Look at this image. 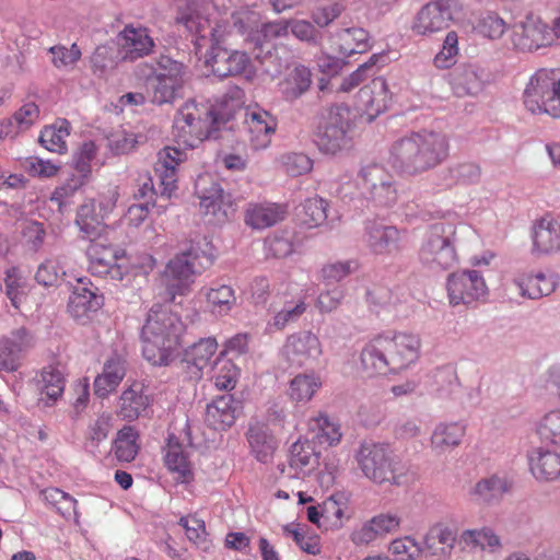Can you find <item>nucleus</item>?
<instances>
[{
  "label": "nucleus",
  "instance_id": "49",
  "mask_svg": "<svg viewBox=\"0 0 560 560\" xmlns=\"http://www.w3.org/2000/svg\"><path fill=\"white\" fill-rule=\"evenodd\" d=\"M5 292L12 305L19 308L30 292V283L18 268H10L5 273Z\"/></svg>",
  "mask_w": 560,
  "mask_h": 560
},
{
  "label": "nucleus",
  "instance_id": "34",
  "mask_svg": "<svg viewBox=\"0 0 560 560\" xmlns=\"http://www.w3.org/2000/svg\"><path fill=\"white\" fill-rule=\"evenodd\" d=\"M323 381L319 374L311 371L293 376L288 385L287 396L296 405L310 402L322 388Z\"/></svg>",
  "mask_w": 560,
  "mask_h": 560
},
{
  "label": "nucleus",
  "instance_id": "63",
  "mask_svg": "<svg viewBox=\"0 0 560 560\" xmlns=\"http://www.w3.org/2000/svg\"><path fill=\"white\" fill-rule=\"evenodd\" d=\"M66 276L67 271L59 259H47L38 266L35 280L44 287H52L58 283L61 277Z\"/></svg>",
  "mask_w": 560,
  "mask_h": 560
},
{
  "label": "nucleus",
  "instance_id": "44",
  "mask_svg": "<svg viewBox=\"0 0 560 560\" xmlns=\"http://www.w3.org/2000/svg\"><path fill=\"white\" fill-rule=\"evenodd\" d=\"M149 407V398L142 393L139 385L125 389L119 398L118 413L125 420H136L145 413Z\"/></svg>",
  "mask_w": 560,
  "mask_h": 560
},
{
  "label": "nucleus",
  "instance_id": "48",
  "mask_svg": "<svg viewBox=\"0 0 560 560\" xmlns=\"http://www.w3.org/2000/svg\"><path fill=\"white\" fill-rule=\"evenodd\" d=\"M139 434L132 427H124L114 441V454L119 462H132L140 450Z\"/></svg>",
  "mask_w": 560,
  "mask_h": 560
},
{
  "label": "nucleus",
  "instance_id": "3",
  "mask_svg": "<svg viewBox=\"0 0 560 560\" xmlns=\"http://www.w3.org/2000/svg\"><path fill=\"white\" fill-rule=\"evenodd\" d=\"M185 325L167 307H152L141 330L142 353L152 365H167L177 355Z\"/></svg>",
  "mask_w": 560,
  "mask_h": 560
},
{
  "label": "nucleus",
  "instance_id": "54",
  "mask_svg": "<svg viewBox=\"0 0 560 560\" xmlns=\"http://www.w3.org/2000/svg\"><path fill=\"white\" fill-rule=\"evenodd\" d=\"M278 162L282 171L289 176L296 177L310 173L313 170V160L303 152H285Z\"/></svg>",
  "mask_w": 560,
  "mask_h": 560
},
{
  "label": "nucleus",
  "instance_id": "11",
  "mask_svg": "<svg viewBox=\"0 0 560 560\" xmlns=\"http://www.w3.org/2000/svg\"><path fill=\"white\" fill-rule=\"evenodd\" d=\"M454 235L455 229L452 225L440 223L431 226L419 252L420 261L435 270L454 267L458 261Z\"/></svg>",
  "mask_w": 560,
  "mask_h": 560
},
{
  "label": "nucleus",
  "instance_id": "27",
  "mask_svg": "<svg viewBox=\"0 0 560 560\" xmlns=\"http://www.w3.org/2000/svg\"><path fill=\"white\" fill-rule=\"evenodd\" d=\"M77 281L78 285L70 295L68 307L74 317L80 318L89 312L98 311L104 305V296L89 279L79 277Z\"/></svg>",
  "mask_w": 560,
  "mask_h": 560
},
{
  "label": "nucleus",
  "instance_id": "51",
  "mask_svg": "<svg viewBox=\"0 0 560 560\" xmlns=\"http://www.w3.org/2000/svg\"><path fill=\"white\" fill-rule=\"evenodd\" d=\"M306 308L305 295L299 296L295 302H285L284 306L268 323V328L270 330H282L289 324L296 322Z\"/></svg>",
  "mask_w": 560,
  "mask_h": 560
},
{
  "label": "nucleus",
  "instance_id": "60",
  "mask_svg": "<svg viewBox=\"0 0 560 560\" xmlns=\"http://www.w3.org/2000/svg\"><path fill=\"white\" fill-rule=\"evenodd\" d=\"M267 255L277 258H284L295 252L296 245L294 236L291 233L275 234L265 242Z\"/></svg>",
  "mask_w": 560,
  "mask_h": 560
},
{
  "label": "nucleus",
  "instance_id": "37",
  "mask_svg": "<svg viewBox=\"0 0 560 560\" xmlns=\"http://www.w3.org/2000/svg\"><path fill=\"white\" fill-rule=\"evenodd\" d=\"M311 84V69L304 65H295L279 82V91L284 100L294 101L308 91Z\"/></svg>",
  "mask_w": 560,
  "mask_h": 560
},
{
  "label": "nucleus",
  "instance_id": "40",
  "mask_svg": "<svg viewBox=\"0 0 560 560\" xmlns=\"http://www.w3.org/2000/svg\"><path fill=\"white\" fill-rule=\"evenodd\" d=\"M308 431L314 434V439L323 445L336 446L342 439L341 428L338 421L331 419L325 412H318L310 418L307 422Z\"/></svg>",
  "mask_w": 560,
  "mask_h": 560
},
{
  "label": "nucleus",
  "instance_id": "39",
  "mask_svg": "<svg viewBox=\"0 0 560 560\" xmlns=\"http://www.w3.org/2000/svg\"><path fill=\"white\" fill-rule=\"evenodd\" d=\"M512 486V481L506 477L492 475L480 479L470 494L475 501L489 504L501 500L504 494L511 491Z\"/></svg>",
  "mask_w": 560,
  "mask_h": 560
},
{
  "label": "nucleus",
  "instance_id": "45",
  "mask_svg": "<svg viewBox=\"0 0 560 560\" xmlns=\"http://www.w3.org/2000/svg\"><path fill=\"white\" fill-rule=\"evenodd\" d=\"M450 84L455 95H476L482 90V80L477 71L468 66L456 68L450 74Z\"/></svg>",
  "mask_w": 560,
  "mask_h": 560
},
{
  "label": "nucleus",
  "instance_id": "62",
  "mask_svg": "<svg viewBox=\"0 0 560 560\" xmlns=\"http://www.w3.org/2000/svg\"><path fill=\"white\" fill-rule=\"evenodd\" d=\"M328 203L319 196H313L305 200L303 209L305 212L304 223L310 228L319 226L327 220Z\"/></svg>",
  "mask_w": 560,
  "mask_h": 560
},
{
  "label": "nucleus",
  "instance_id": "43",
  "mask_svg": "<svg viewBox=\"0 0 560 560\" xmlns=\"http://www.w3.org/2000/svg\"><path fill=\"white\" fill-rule=\"evenodd\" d=\"M338 51L345 57L363 54L370 48V36L362 27L343 28L335 34Z\"/></svg>",
  "mask_w": 560,
  "mask_h": 560
},
{
  "label": "nucleus",
  "instance_id": "13",
  "mask_svg": "<svg viewBox=\"0 0 560 560\" xmlns=\"http://www.w3.org/2000/svg\"><path fill=\"white\" fill-rule=\"evenodd\" d=\"M459 0H433L415 15L411 30L420 36H432L446 30L462 12Z\"/></svg>",
  "mask_w": 560,
  "mask_h": 560
},
{
  "label": "nucleus",
  "instance_id": "23",
  "mask_svg": "<svg viewBox=\"0 0 560 560\" xmlns=\"http://www.w3.org/2000/svg\"><path fill=\"white\" fill-rule=\"evenodd\" d=\"M117 45L124 59L136 60L152 52L154 40L147 27L129 24L117 35Z\"/></svg>",
  "mask_w": 560,
  "mask_h": 560
},
{
  "label": "nucleus",
  "instance_id": "33",
  "mask_svg": "<svg viewBox=\"0 0 560 560\" xmlns=\"http://www.w3.org/2000/svg\"><path fill=\"white\" fill-rule=\"evenodd\" d=\"M456 534L448 526L438 523L432 525L423 537V548L438 560L447 559L454 548Z\"/></svg>",
  "mask_w": 560,
  "mask_h": 560
},
{
  "label": "nucleus",
  "instance_id": "50",
  "mask_svg": "<svg viewBox=\"0 0 560 560\" xmlns=\"http://www.w3.org/2000/svg\"><path fill=\"white\" fill-rule=\"evenodd\" d=\"M362 369L370 377L382 373L385 366L384 341L377 338L369 343L361 353Z\"/></svg>",
  "mask_w": 560,
  "mask_h": 560
},
{
  "label": "nucleus",
  "instance_id": "14",
  "mask_svg": "<svg viewBox=\"0 0 560 560\" xmlns=\"http://www.w3.org/2000/svg\"><path fill=\"white\" fill-rule=\"evenodd\" d=\"M349 505L350 497L348 493L335 492L323 503L308 506L306 509L307 520L325 530L339 529L350 518Z\"/></svg>",
  "mask_w": 560,
  "mask_h": 560
},
{
  "label": "nucleus",
  "instance_id": "26",
  "mask_svg": "<svg viewBox=\"0 0 560 560\" xmlns=\"http://www.w3.org/2000/svg\"><path fill=\"white\" fill-rule=\"evenodd\" d=\"M219 343L214 337L200 338L183 352V362L189 369L191 377L200 378L206 369H211V362L218 353Z\"/></svg>",
  "mask_w": 560,
  "mask_h": 560
},
{
  "label": "nucleus",
  "instance_id": "32",
  "mask_svg": "<svg viewBox=\"0 0 560 560\" xmlns=\"http://www.w3.org/2000/svg\"><path fill=\"white\" fill-rule=\"evenodd\" d=\"M246 438L250 454L258 462L268 464L272 460L278 448V442L266 425L260 423L250 424Z\"/></svg>",
  "mask_w": 560,
  "mask_h": 560
},
{
  "label": "nucleus",
  "instance_id": "17",
  "mask_svg": "<svg viewBox=\"0 0 560 560\" xmlns=\"http://www.w3.org/2000/svg\"><path fill=\"white\" fill-rule=\"evenodd\" d=\"M323 343L311 330H301L289 335L282 347V355L298 368L316 363L323 355Z\"/></svg>",
  "mask_w": 560,
  "mask_h": 560
},
{
  "label": "nucleus",
  "instance_id": "55",
  "mask_svg": "<svg viewBox=\"0 0 560 560\" xmlns=\"http://www.w3.org/2000/svg\"><path fill=\"white\" fill-rule=\"evenodd\" d=\"M387 549L393 560H419L423 552L421 545L411 536L392 540Z\"/></svg>",
  "mask_w": 560,
  "mask_h": 560
},
{
  "label": "nucleus",
  "instance_id": "61",
  "mask_svg": "<svg viewBox=\"0 0 560 560\" xmlns=\"http://www.w3.org/2000/svg\"><path fill=\"white\" fill-rule=\"evenodd\" d=\"M112 416L103 413L95 419L89 427L86 432V447L94 453L98 444L107 439L112 427Z\"/></svg>",
  "mask_w": 560,
  "mask_h": 560
},
{
  "label": "nucleus",
  "instance_id": "35",
  "mask_svg": "<svg viewBox=\"0 0 560 560\" xmlns=\"http://www.w3.org/2000/svg\"><path fill=\"white\" fill-rule=\"evenodd\" d=\"M126 374L124 360L114 355L106 360L102 372L94 380V393L97 397L105 398L116 390Z\"/></svg>",
  "mask_w": 560,
  "mask_h": 560
},
{
  "label": "nucleus",
  "instance_id": "25",
  "mask_svg": "<svg viewBox=\"0 0 560 560\" xmlns=\"http://www.w3.org/2000/svg\"><path fill=\"white\" fill-rule=\"evenodd\" d=\"M242 410L241 402L233 395H222L207 405L206 423L217 431L231 428Z\"/></svg>",
  "mask_w": 560,
  "mask_h": 560
},
{
  "label": "nucleus",
  "instance_id": "19",
  "mask_svg": "<svg viewBox=\"0 0 560 560\" xmlns=\"http://www.w3.org/2000/svg\"><path fill=\"white\" fill-rule=\"evenodd\" d=\"M532 253L550 255L560 252V215L545 213L533 222Z\"/></svg>",
  "mask_w": 560,
  "mask_h": 560
},
{
  "label": "nucleus",
  "instance_id": "59",
  "mask_svg": "<svg viewBox=\"0 0 560 560\" xmlns=\"http://www.w3.org/2000/svg\"><path fill=\"white\" fill-rule=\"evenodd\" d=\"M179 525L185 529L186 537L197 547L207 549L208 533L206 530V524L202 520L196 515H186L179 518Z\"/></svg>",
  "mask_w": 560,
  "mask_h": 560
},
{
  "label": "nucleus",
  "instance_id": "36",
  "mask_svg": "<svg viewBox=\"0 0 560 560\" xmlns=\"http://www.w3.org/2000/svg\"><path fill=\"white\" fill-rule=\"evenodd\" d=\"M514 285L518 289L520 295L528 299H540L551 294L557 287V279L553 275L544 272L524 273L514 279Z\"/></svg>",
  "mask_w": 560,
  "mask_h": 560
},
{
  "label": "nucleus",
  "instance_id": "38",
  "mask_svg": "<svg viewBox=\"0 0 560 560\" xmlns=\"http://www.w3.org/2000/svg\"><path fill=\"white\" fill-rule=\"evenodd\" d=\"M103 217L96 210L94 199H88L78 208L75 225L89 238L107 234L108 226L103 224Z\"/></svg>",
  "mask_w": 560,
  "mask_h": 560
},
{
  "label": "nucleus",
  "instance_id": "64",
  "mask_svg": "<svg viewBox=\"0 0 560 560\" xmlns=\"http://www.w3.org/2000/svg\"><path fill=\"white\" fill-rule=\"evenodd\" d=\"M475 30L483 37L497 39L504 34L506 24L498 14L490 12L478 20Z\"/></svg>",
  "mask_w": 560,
  "mask_h": 560
},
{
  "label": "nucleus",
  "instance_id": "31",
  "mask_svg": "<svg viewBox=\"0 0 560 560\" xmlns=\"http://www.w3.org/2000/svg\"><path fill=\"white\" fill-rule=\"evenodd\" d=\"M37 389L46 406H52L63 394L66 377L60 364L44 366L35 377Z\"/></svg>",
  "mask_w": 560,
  "mask_h": 560
},
{
  "label": "nucleus",
  "instance_id": "56",
  "mask_svg": "<svg viewBox=\"0 0 560 560\" xmlns=\"http://www.w3.org/2000/svg\"><path fill=\"white\" fill-rule=\"evenodd\" d=\"M385 532V515L378 514L364 522L351 534L355 545H368L377 539Z\"/></svg>",
  "mask_w": 560,
  "mask_h": 560
},
{
  "label": "nucleus",
  "instance_id": "6",
  "mask_svg": "<svg viewBox=\"0 0 560 560\" xmlns=\"http://www.w3.org/2000/svg\"><path fill=\"white\" fill-rule=\"evenodd\" d=\"M355 117L349 106L334 105L317 128L315 143L320 153L338 156L354 148Z\"/></svg>",
  "mask_w": 560,
  "mask_h": 560
},
{
  "label": "nucleus",
  "instance_id": "18",
  "mask_svg": "<svg viewBox=\"0 0 560 560\" xmlns=\"http://www.w3.org/2000/svg\"><path fill=\"white\" fill-rule=\"evenodd\" d=\"M244 124L253 151H264L271 145L278 128L277 118L272 114L259 105H250L245 109Z\"/></svg>",
  "mask_w": 560,
  "mask_h": 560
},
{
  "label": "nucleus",
  "instance_id": "12",
  "mask_svg": "<svg viewBox=\"0 0 560 560\" xmlns=\"http://www.w3.org/2000/svg\"><path fill=\"white\" fill-rule=\"evenodd\" d=\"M510 37L513 47L520 51L548 47L560 37V18H556L549 25L539 16L529 14L513 25Z\"/></svg>",
  "mask_w": 560,
  "mask_h": 560
},
{
  "label": "nucleus",
  "instance_id": "42",
  "mask_svg": "<svg viewBox=\"0 0 560 560\" xmlns=\"http://www.w3.org/2000/svg\"><path fill=\"white\" fill-rule=\"evenodd\" d=\"M284 218V210L276 203H253L249 205L245 222L253 229L262 230L272 226Z\"/></svg>",
  "mask_w": 560,
  "mask_h": 560
},
{
  "label": "nucleus",
  "instance_id": "7",
  "mask_svg": "<svg viewBox=\"0 0 560 560\" xmlns=\"http://www.w3.org/2000/svg\"><path fill=\"white\" fill-rule=\"evenodd\" d=\"M385 66V56L374 54L369 61L342 79L338 91L351 92L364 79L371 78L372 82L359 92V101L363 106L369 120L375 119L385 108V79L381 72Z\"/></svg>",
  "mask_w": 560,
  "mask_h": 560
},
{
  "label": "nucleus",
  "instance_id": "58",
  "mask_svg": "<svg viewBox=\"0 0 560 560\" xmlns=\"http://www.w3.org/2000/svg\"><path fill=\"white\" fill-rule=\"evenodd\" d=\"M358 268L354 260L329 261L319 270V279L325 283L340 282Z\"/></svg>",
  "mask_w": 560,
  "mask_h": 560
},
{
  "label": "nucleus",
  "instance_id": "53",
  "mask_svg": "<svg viewBox=\"0 0 560 560\" xmlns=\"http://www.w3.org/2000/svg\"><path fill=\"white\" fill-rule=\"evenodd\" d=\"M48 51L51 55L52 66L61 71H72L82 56V51L75 43L69 47L55 45Z\"/></svg>",
  "mask_w": 560,
  "mask_h": 560
},
{
  "label": "nucleus",
  "instance_id": "22",
  "mask_svg": "<svg viewBox=\"0 0 560 560\" xmlns=\"http://www.w3.org/2000/svg\"><path fill=\"white\" fill-rule=\"evenodd\" d=\"M186 153L176 147H165L158 153L155 173L160 179L161 197L171 199L177 189V166L186 160Z\"/></svg>",
  "mask_w": 560,
  "mask_h": 560
},
{
  "label": "nucleus",
  "instance_id": "10",
  "mask_svg": "<svg viewBox=\"0 0 560 560\" xmlns=\"http://www.w3.org/2000/svg\"><path fill=\"white\" fill-rule=\"evenodd\" d=\"M186 81V68L182 62L162 56L156 68L147 79L151 102L158 105L172 103Z\"/></svg>",
  "mask_w": 560,
  "mask_h": 560
},
{
  "label": "nucleus",
  "instance_id": "8",
  "mask_svg": "<svg viewBox=\"0 0 560 560\" xmlns=\"http://www.w3.org/2000/svg\"><path fill=\"white\" fill-rule=\"evenodd\" d=\"M524 105L533 114L560 118V67L540 68L524 90Z\"/></svg>",
  "mask_w": 560,
  "mask_h": 560
},
{
  "label": "nucleus",
  "instance_id": "29",
  "mask_svg": "<svg viewBox=\"0 0 560 560\" xmlns=\"http://www.w3.org/2000/svg\"><path fill=\"white\" fill-rule=\"evenodd\" d=\"M363 475L376 483L385 481V447L382 443L365 442L357 455Z\"/></svg>",
  "mask_w": 560,
  "mask_h": 560
},
{
  "label": "nucleus",
  "instance_id": "9",
  "mask_svg": "<svg viewBox=\"0 0 560 560\" xmlns=\"http://www.w3.org/2000/svg\"><path fill=\"white\" fill-rule=\"evenodd\" d=\"M91 240L86 248L90 271L98 277L113 281H130V270L126 253L110 244L102 236Z\"/></svg>",
  "mask_w": 560,
  "mask_h": 560
},
{
  "label": "nucleus",
  "instance_id": "57",
  "mask_svg": "<svg viewBox=\"0 0 560 560\" xmlns=\"http://www.w3.org/2000/svg\"><path fill=\"white\" fill-rule=\"evenodd\" d=\"M145 138L137 132L118 130L108 138V148L114 154H128L133 152Z\"/></svg>",
  "mask_w": 560,
  "mask_h": 560
},
{
  "label": "nucleus",
  "instance_id": "46",
  "mask_svg": "<svg viewBox=\"0 0 560 560\" xmlns=\"http://www.w3.org/2000/svg\"><path fill=\"white\" fill-rule=\"evenodd\" d=\"M70 124L66 119H59L50 126L45 127L39 136L42 145L54 153L63 154L67 152V138L70 136Z\"/></svg>",
  "mask_w": 560,
  "mask_h": 560
},
{
  "label": "nucleus",
  "instance_id": "5",
  "mask_svg": "<svg viewBox=\"0 0 560 560\" xmlns=\"http://www.w3.org/2000/svg\"><path fill=\"white\" fill-rule=\"evenodd\" d=\"M214 256L215 250L212 243L203 237L196 245H191L189 250L171 259L164 270V279L171 299L187 294L194 283L195 275L210 266Z\"/></svg>",
  "mask_w": 560,
  "mask_h": 560
},
{
  "label": "nucleus",
  "instance_id": "41",
  "mask_svg": "<svg viewBox=\"0 0 560 560\" xmlns=\"http://www.w3.org/2000/svg\"><path fill=\"white\" fill-rule=\"evenodd\" d=\"M466 434V427L460 422H441L431 435V446L438 453H445L457 447Z\"/></svg>",
  "mask_w": 560,
  "mask_h": 560
},
{
  "label": "nucleus",
  "instance_id": "47",
  "mask_svg": "<svg viewBox=\"0 0 560 560\" xmlns=\"http://www.w3.org/2000/svg\"><path fill=\"white\" fill-rule=\"evenodd\" d=\"M211 372V378L219 390L234 389L241 375L238 366L233 361L221 355L214 361Z\"/></svg>",
  "mask_w": 560,
  "mask_h": 560
},
{
  "label": "nucleus",
  "instance_id": "21",
  "mask_svg": "<svg viewBox=\"0 0 560 560\" xmlns=\"http://www.w3.org/2000/svg\"><path fill=\"white\" fill-rule=\"evenodd\" d=\"M319 465V452L308 439H299L291 447L288 467L282 469L289 478H304L311 475Z\"/></svg>",
  "mask_w": 560,
  "mask_h": 560
},
{
  "label": "nucleus",
  "instance_id": "4",
  "mask_svg": "<svg viewBox=\"0 0 560 560\" xmlns=\"http://www.w3.org/2000/svg\"><path fill=\"white\" fill-rule=\"evenodd\" d=\"M234 109L213 106L195 101L185 102L177 110L173 121V136L179 145L196 148L221 124L230 120Z\"/></svg>",
  "mask_w": 560,
  "mask_h": 560
},
{
  "label": "nucleus",
  "instance_id": "1",
  "mask_svg": "<svg viewBox=\"0 0 560 560\" xmlns=\"http://www.w3.org/2000/svg\"><path fill=\"white\" fill-rule=\"evenodd\" d=\"M214 13L211 0H192L179 11L176 21L198 36L195 42L196 52L200 56L199 59L208 74L253 80L256 69L249 56L245 51L230 48L236 44L238 35H245L247 32L245 21H249L250 16L237 12L229 19L215 20L211 25L210 18Z\"/></svg>",
  "mask_w": 560,
  "mask_h": 560
},
{
  "label": "nucleus",
  "instance_id": "52",
  "mask_svg": "<svg viewBox=\"0 0 560 560\" xmlns=\"http://www.w3.org/2000/svg\"><path fill=\"white\" fill-rule=\"evenodd\" d=\"M98 153V145L93 140L83 141L72 155V166L82 178L86 179L92 173V163Z\"/></svg>",
  "mask_w": 560,
  "mask_h": 560
},
{
  "label": "nucleus",
  "instance_id": "30",
  "mask_svg": "<svg viewBox=\"0 0 560 560\" xmlns=\"http://www.w3.org/2000/svg\"><path fill=\"white\" fill-rule=\"evenodd\" d=\"M206 301V307L214 316L223 317L231 313L236 305L235 290L225 283L213 282L200 290Z\"/></svg>",
  "mask_w": 560,
  "mask_h": 560
},
{
  "label": "nucleus",
  "instance_id": "15",
  "mask_svg": "<svg viewBox=\"0 0 560 560\" xmlns=\"http://www.w3.org/2000/svg\"><path fill=\"white\" fill-rule=\"evenodd\" d=\"M195 189L199 198V211L205 220L211 224L224 222L228 219L230 196L224 194L221 185L208 176H199Z\"/></svg>",
  "mask_w": 560,
  "mask_h": 560
},
{
  "label": "nucleus",
  "instance_id": "16",
  "mask_svg": "<svg viewBox=\"0 0 560 560\" xmlns=\"http://www.w3.org/2000/svg\"><path fill=\"white\" fill-rule=\"evenodd\" d=\"M450 304H471L483 299L488 293L486 281L477 270H464L451 273L446 283Z\"/></svg>",
  "mask_w": 560,
  "mask_h": 560
},
{
  "label": "nucleus",
  "instance_id": "2",
  "mask_svg": "<svg viewBox=\"0 0 560 560\" xmlns=\"http://www.w3.org/2000/svg\"><path fill=\"white\" fill-rule=\"evenodd\" d=\"M448 152L445 135L424 130L396 141L390 149L389 163L402 175H418L443 163Z\"/></svg>",
  "mask_w": 560,
  "mask_h": 560
},
{
  "label": "nucleus",
  "instance_id": "28",
  "mask_svg": "<svg viewBox=\"0 0 560 560\" xmlns=\"http://www.w3.org/2000/svg\"><path fill=\"white\" fill-rule=\"evenodd\" d=\"M527 458L529 471L537 481L552 482L560 478V452L537 447Z\"/></svg>",
  "mask_w": 560,
  "mask_h": 560
},
{
  "label": "nucleus",
  "instance_id": "20",
  "mask_svg": "<svg viewBox=\"0 0 560 560\" xmlns=\"http://www.w3.org/2000/svg\"><path fill=\"white\" fill-rule=\"evenodd\" d=\"M421 339L411 332H398L387 343V366L399 371L416 363L420 357Z\"/></svg>",
  "mask_w": 560,
  "mask_h": 560
},
{
  "label": "nucleus",
  "instance_id": "24",
  "mask_svg": "<svg viewBox=\"0 0 560 560\" xmlns=\"http://www.w3.org/2000/svg\"><path fill=\"white\" fill-rule=\"evenodd\" d=\"M164 464L176 483L189 485L195 479V468L188 450L170 438L164 450Z\"/></svg>",
  "mask_w": 560,
  "mask_h": 560
}]
</instances>
